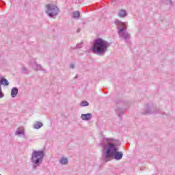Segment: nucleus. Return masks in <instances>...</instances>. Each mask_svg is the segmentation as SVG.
<instances>
[{"label":"nucleus","instance_id":"1","mask_svg":"<svg viewBox=\"0 0 175 175\" xmlns=\"http://www.w3.org/2000/svg\"><path fill=\"white\" fill-rule=\"evenodd\" d=\"M103 140L106 142H112L111 143L105 145L100 144V146H103V150L102 152V158L104 162H110L111 159L116 161H121L124 157V152L120 151V146H121V142L118 139H113L110 138H103Z\"/></svg>","mask_w":175,"mask_h":175},{"label":"nucleus","instance_id":"2","mask_svg":"<svg viewBox=\"0 0 175 175\" xmlns=\"http://www.w3.org/2000/svg\"><path fill=\"white\" fill-rule=\"evenodd\" d=\"M111 44V43L103 40V38H98L94 40L90 50L94 53V54L105 55V54L107 53V49L110 47Z\"/></svg>","mask_w":175,"mask_h":175},{"label":"nucleus","instance_id":"3","mask_svg":"<svg viewBox=\"0 0 175 175\" xmlns=\"http://www.w3.org/2000/svg\"><path fill=\"white\" fill-rule=\"evenodd\" d=\"M44 158V150H34L31 153L30 161L32 163L33 169L36 170L41 163H43Z\"/></svg>","mask_w":175,"mask_h":175},{"label":"nucleus","instance_id":"4","mask_svg":"<svg viewBox=\"0 0 175 175\" xmlns=\"http://www.w3.org/2000/svg\"><path fill=\"white\" fill-rule=\"evenodd\" d=\"M116 109H115V111L118 114L119 118H121L122 116H124L125 111L126 110L128 106H129V103L126 101H122L121 100H118L116 101Z\"/></svg>","mask_w":175,"mask_h":175},{"label":"nucleus","instance_id":"5","mask_svg":"<svg viewBox=\"0 0 175 175\" xmlns=\"http://www.w3.org/2000/svg\"><path fill=\"white\" fill-rule=\"evenodd\" d=\"M46 8V13L49 17L53 18L54 16H58V13H59V8H58L57 5L53 4H47Z\"/></svg>","mask_w":175,"mask_h":175},{"label":"nucleus","instance_id":"6","mask_svg":"<svg viewBox=\"0 0 175 175\" xmlns=\"http://www.w3.org/2000/svg\"><path fill=\"white\" fill-rule=\"evenodd\" d=\"M114 23L116 25L117 29H119V35H121V33L124 32V31H126V24L125 23L116 19Z\"/></svg>","mask_w":175,"mask_h":175},{"label":"nucleus","instance_id":"7","mask_svg":"<svg viewBox=\"0 0 175 175\" xmlns=\"http://www.w3.org/2000/svg\"><path fill=\"white\" fill-rule=\"evenodd\" d=\"M81 120L83 121H90L92 118V113H82L81 116Z\"/></svg>","mask_w":175,"mask_h":175},{"label":"nucleus","instance_id":"8","mask_svg":"<svg viewBox=\"0 0 175 175\" xmlns=\"http://www.w3.org/2000/svg\"><path fill=\"white\" fill-rule=\"evenodd\" d=\"M121 38H123V39L125 40V42H127V40H129L131 39V34L126 31H123L122 33H120L119 34Z\"/></svg>","mask_w":175,"mask_h":175},{"label":"nucleus","instance_id":"9","mask_svg":"<svg viewBox=\"0 0 175 175\" xmlns=\"http://www.w3.org/2000/svg\"><path fill=\"white\" fill-rule=\"evenodd\" d=\"M152 113H154V112H152L151 111V109L150 108V106L148 105H146V107H145V111L142 112V114L143 116H147V114H152Z\"/></svg>","mask_w":175,"mask_h":175},{"label":"nucleus","instance_id":"10","mask_svg":"<svg viewBox=\"0 0 175 175\" xmlns=\"http://www.w3.org/2000/svg\"><path fill=\"white\" fill-rule=\"evenodd\" d=\"M18 94V88H17L16 87H14L11 90L12 98H16Z\"/></svg>","mask_w":175,"mask_h":175},{"label":"nucleus","instance_id":"11","mask_svg":"<svg viewBox=\"0 0 175 175\" xmlns=\"http://www.w3.org/2000/svg\"><path fill=\"white\" fill-rule=\"evenodd\" d=\"M1 85H4L8 87V85H9V81H8L6 78H3V77L0 78V87Z\"/></svg>","mask_w":175,"mask_h":175},{"label":"nucleus","instance_id":"12","mask_svg":"<svg viewBox=\"0 0 175 175\" xmlns=\"http://www.w3.org/2000/svg\"><path fill=\"white\" fill-rule=\"evenodd\" d=\"M33 69H34V70H43V69L42 68V66L40 64H38V63H36V61H34Z\"/></svg>","mask_w":175,"mask_h":175},{"label":"nucleus","instance_id":"13","mask_svg":"<svg viewBox=\"0 0 175 175\" xmlns=\"http://www.w3.org/2000/svg\"><path fill=\"white\" fill-rule=\"evenodd\" d=\"M126 11L125 10H120L118 12V16L121 18L126 17Z\"/></svg>","mask_w":175,"mask_h":175},{"label":"nucleus","instance_id":"14","mask_svg":"<svg viewBox=\"0 0 175 175\" xmlns=\"http://www.w3.org/2000/svg\"><path fill=\"white\" fill-rule=\"evenodd\" d=\"M42 126H43V123H42L40 122H36L35 123V124L33 125V128L35 129H40V128H42Z\"/></svg>","mask_w":175,"mask_h":175},{"label":"nucleus","instance_id":"15","mask_svg":"<svg viewBox=\"0 0 175 175\" xmlns=\"http://www.w3.org/2000/svg\"><path fill=\"white\" fill-rule=\"evenodd\" d=\"M68 159L65 158V157H62L59 163H61V165H68Z\"/></svg>","mask_w":175,"mask_h":175},{"label":"nucleus","instance_id":"16","mask_svg":"<svg viewBox=\"0 0 175 175\" xmlns=\"http://www.w3.org/2000/svg\"><path fill=\"white\" fill-rule=\"evenodd\" d=\"M73 18H80V12L75 11L72 13Z\"/></svg>","mask_w":175,"mask_h":175},{"label":"nucleus","instance_id":"17","mask_svg":"<svg viewBox=\"0 0 175 175\" xmlns=\"http://www.w3.org/2000/svg\"><path fill=\"white\" fill-rule=\"evenodd\" d=\"M15 135H18V136H20V135H22L24 136L25 135V133L24 130H20V129H18V130L16 131Z\"/></svg>","mask_w":175,"mask_h":175},{"label":"nucleus","instance_id":"18","mask_svg":"<svg viewBox=\"0 0 175 175\" xmlns=\"http://www.w3.org/2000/svg\"><path fill=\"white\" fill-rule=\"evenodd\" d=\"M80 106H81L82 107H85L87 106H90V103L87 100H83L81 102Z\"/></svg>","mask_w":175,"mask_h":175},{"label":"nucleus","instance_id":"19","mask_svg":"<svg viewBox=\"0 0 175 175\" xmlns=\"http://www.w3.org/2000/svg\"><path fill=\"white\" fill-rule=\"evenodd\" d=\"M22 73H24L25 75L28 73V69L25 67H23L21 70Z\"/></svg>","mask_w":175,"mask_h":175},{"label":"nucleus","instance_id":"20","mask_svg":"<svg viewBox=\"0 0 175 175\" xmlns=\"http://www.w3.org/2000/svg\"><path fill=\"white\" fill-rule=\"evenodd\" d=\"M81 47H83V42L77 44V45H76L77 49H81Z\"/></svg>","mask_w":175,"mask_h":175},{"label":"nucleus","instance_id":"21","mask_svg":"<svg viewBox=\"0 0 175 175\" xmlns=\"http://www.w3.org/2000/svg\"><path fill=\"white\" fill-rule=\"evenodd\" d=\"M165 3H167V5H173V1L172 0H166Z\"/></svg>","mask_w":175,"mask_h":175},{"label":"nucleus","instance_id":"22","mask_svg":"<svg viewBox=\"0 0 175 175\" xmlns=\"http://www.w3.org/2000/svg\"><path fill=\"white\" fill-rule=\"evenodd\" d=\"M3 96H5V94L2 92V88L0 87V98H3Z\"/></svg>","mask_w":175,"mask_h":175},{"label":"nucleus","instance_id":"23","mask_svg":"<svg viewBox=\"0 0 175 175\" xmlns=\"http://www.w3.org/2000/svg\"><path fill=\"white\" fill-rule=\"evenodd\" d=\"M70 68L71 69H75V64H71L70 65Z\"/></svg>","mask_w":175,"mask_h":175},{"label":"nucleus","instance_id":"24","mask_svg":"<svg viewBox=\"0 0 175 175\" xmlns=\"http://www.w3.org/2000/svg\"><path fill=\"white\" fill-rule=\"evenodd\" d=\"M0 2H2V3H3L4 5H6V3L3 1H0Z\"/></svg>","mask_w":175,"mask_h":175},{"label":"nucleus","instance_id":"25","mask_svg":"<svg viewBox=\"0 0 175 175\" xmlns=\"http://www.w3.org/2000/svg\"><path fill=\"white\" fill-rule=\"evenodd\" d=\"M77 32H80V29H79L77 31Z\"/></svg>","mask_w":175,"mask_h":175},{"label":"nucleus","instance_id":"26","mask_svg":"<svg viewBox=\"0 0 175 175\" xmlns=\"http://www.w3.org/2000/svg\"><path fill=\"white\" fill-rule=\"evenodd\" d=\"M79 77L77 75L75 76V79H77Z\"/></svg>","mask_w":175,"mask_h":175},{"label":"nucleus","instance_id":"27","mask_svg":"<svg viewBox=\"0 0 175 175\" xmlns=\"http://www.w3.org/2000/svg\"><path fill=\"white\" fill-rule=\"evenodd\" d=\"M1 175V174H0Z\"/></svg>","mask_w":175,"mask_h":175}]
</instances>
